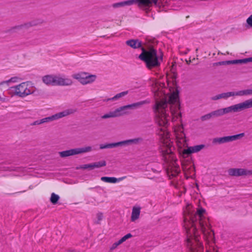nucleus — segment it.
<instances>
[{
    "instance_id": "28",
    "label": "nucleus",
    "mask_w": 252,
    "mask_h": 252,
    "mask_svg": "<svg viewBox=\"0 0 252 252\" xmlns=\"http://www.w3.org/2000/svg\"><path fill=\"white\" fill-rule=\"evenodd\" d=\"M161 153L163 157H165L167 155H168L172 153L171 150L170 148H169L168 146H166L163 149L161 150Z\"/></svg>"
},
{
    "instance_id": "25",
    "label": "nucleus",
    "mask_w": 252,
    "mask_h": 252,
    "mask_svg": "<svg viewBox=\"0 0 252 252\" xmlns=\"http://www.w3.org/2000/svg\"><path fill=\"white\" fill-rule=\"evenodd\" d=\"M128 109H136V108L135 107L134 103L123 106L120 107V110H121V112H125L124 111Z\"/></svg>"
},
{
    "instance_id": "26",
    "label": "nucleus",
    "mask_w": 252,
    "mask_h": 252,
    "mask_svg": "<svg viewBox=\"0 0 252 252\" xmlns=\"http://www.w3.org/2000/svg\"><path fill=\"white\" fill-rule=\"evenodd\" d=\"M60 199L58 195L55 193H52L50 197V201L53 204H56Z\"/></svg>"
},
{
    "instance_id": "43",
    "label": "nucleus",
    "mask_w": 252,
    "mask_h": 252,
    "mask_svg": "<svg viewBox=\"0 0 252 252\" xmlns=\"http://www.w3.org/2000/svg\"><path fill=\"white\" fill-rule=\"evenodd\" d=\"M196 245H197V247L198 248H201V247H202L201 244L199 242L196 243Z\"/></svg>"
},
{
    "instance_id": "10",
    "label": "nucleus",
    "mask_w": 252,
    "mask_h": 252,
    "mask_svg": "<svg viewBox=\"0 0 252 252\" xmlns=\"http://www.w3.org/2000/svg\"><path fill=\"white\" fill-rule=\"evenodd\" d=\"M15 94L20 97H25L31 94L30 90L27 88L26 84L23 83L15 87Z\"/></svg>"
},
{
    "instance_id": "19",
    "label": "nucleus",
    "mask_w": 252,
    "mask_h": 252,
    "mask_svg": "<svg viewBox=\"0 0 252 252\" xmlns=\"http://www.w3.org/2000/svg\"><path fill=\"white\" fill-rule=\"evenodd\" d=\"M231 92L223 93L222 94H219L212 97V99L213 100H217L220 99H227L228 97L231 96Z\"/></svg>"
},
{
    "instance_id": "4",
    "label": "nucleus",
    "mask_w": 252,
    "mask_h": 252,
    "mask_svg": "<svg viewBox=\"0 0 252 252\" xmlns=\"http://www.w3.org/2000/svg\"><path fill=\"white\" fill-rule=\"evenodd\" d=\"M252 107V98L230 106L219 109L210 112L212 118L231 112H238Z\"/></svg>"
},
{
    "instance_id": "12",
    "label": "nucleus",
    "mask_w": 252,
    "mask_h": 252,
    "mask_svg": "<svg viewBox=\"0 0 252 252\" xmlns=\"http://www.w3.org/2000/svg\"><path fill=\"white\" fill-rule=\"evenodd\" d=\"M143 142V139L142 137H137L134 139L120 141V146H125L132 144L138 145L142 143Z\"/></svg>"
},
{
    "instance_id": "14",
    "label": "nucleus",
    "mask_w": 252,
    "mask_h": 252,
    "mask_svg": "<svg viewBox=\"0 0 252 252\" xmlns=\"http://www.w3.org/2000/svg\"><path fill=\"white\" fill-rule=\"evenodd\" d=\"M126 113V112H121V110H120V108H118L113 112H110L109 113L103 115L101 116V118L103 119H105L109 118H114L123 115Z\"/></svg>"
},
{
    "instance_id": "47",
    "label": "nucleus",
    "mask_w": 252,
    "mask_h": 252,
    "mask_svg": "<svg viewBox=\"0 0 252 252\" xmlns=\"http://www.w3.org/2000/svg\"><path fill=\"white\" fill-rule=\"evenodd\" d=\"M96 188L101 189V188H100V187H96Z\"/></svg>"
},
{
    "instance_id": "33",
    "label": "nucleus",
    "mask_w": 252,
    "mask_h": 252,
    "mask_svg": "<svg viewBox=\"0 0 252 252\" xmlns=\"http://www.w3.org/2000/svg\"><path fill=\"white\" fill-rule=\"evenodd\" d=\"M17 79V77H12L10 79L7 81H4L0 83V86L4 84H7L9 82H15Z\"/></svg>"
},
{
    "instance_id": "39",
    "label": "nucleus",
    "mask_w": 252,
    "mask_h": 252,
    "mask_svg": "<svg viewBox=\"0 0 252 252\" xmlns=\"http://www.w3.org/2000/svg\"><path fill=\"white\" fill-rule=\"evenodd\" d=\"M41 124H43L42 119L37 120L34 121L32 124H31V125L32 126L39 125Z\"/></svg>"
},
{
    "instance_id": "36",
    "label": "nucleus",
    "mask_w": 252,
    "mask_h": 252,
    "mask_svg": "<svg viewBox=\"0 0 252 252\" xmlns=\"http://www.w3.org/2000/svg\"><path fill=\"white\" fill-rule=\"evenodd\" d=\"M103 214L102 213H98L97 214V221H96V223L97 224H100V221L102 220L103 219Z\"/></svg>"
},
{
    "instance_id": "23",
    "label": "nucleus",
    "mask_w": 252,
    "mask_h": 252,
    "mask_svg": "<svg viewBox=\"0 0 252 252\" xmlns=\"http://www.w3.org/2000/svg\"><path fill=\"white\" fill-rule=\"evenodd\" d=\"M128 93V91H124V92H121L120 93L117 94L114 97L107 98V99L105 100L104 101H108L110 100H111V101L116 100L121 97L125 96L126 94H127Z\"/></svg>"
},
{
    "instance_id": "45",
    "label": "nucleus",
    "mask_w": 252,
    "mask_h": 252,
    "mask_svg": "<svg viewBox=\"0 0 252 252\" xmlns=\"http://www.w3.org/2000/svg\"><path fill=\"white\" fill-rule=\"evenodd\" d=\"M186 61L187 64H190V63H191V61L190 60L188 61V60H186Z\"/></svg>"
},
{
    "instance_id": "13",
    "label": "nucleus",
    "mask_w": 252,
    "mask_h": 252,
    "mask_svg": "<svg viewBox=\"0 0 252 252\" xmlns=\"http://www.w3.org/2000/svg\"><path fill=\"white\" fill-rule=\"evenodd\" d=\"M37 25V23L35 21H31L29 22L26 23H25L22 25L16 26L15 27H12L10 29L11 32H15L16 30H20L22 29H29L30 27L36 26Z\"/></svg>"
},
{
    "instance_id": "32",
    "label": "nucleus",
    "mask_w": 252,
    "mask_h": 252,
    "mask_svg": "<svg viewBox=\"0 0 252 252\" xmlns=\"http://www.w3.org/2000/svg\"><path fill=\"white\" fill-rule=\"evenodd\" d=\"M212 118L211 113H209L206 115H204L200 117V119L202 121H205Z\"/></svg>"
},
{
    "instance_id": "27",
    "label": "nucleus",
    "mask_w": 252,
    "mask_h": 252,
    "mask_svg": "<svg viewBox=\"0 0 252 252\" xmlns=\"http://www.w3.org/2000/svg\"><path fill=\"white\" fill-rule=\"evenodd\" d=\"M94 169L95 168H99L101 167L105 166L106 165V162L105 160H101L98 162L93 163Z\"/></svg>"
},
{
    "instance_id": "44",
    "label": "nucleus",
    "mask_w": 252,
    "mask_h": 252,
    "mask_svg": "<svg viewBox=\"0 0 252 252\" xmlns=\"http://www.w3.org/2000/svg\"><path fill=\"white\" fill-rule=\"evenodd\" d=\"M189 51H190V50H189V49H188H188H186V50L185 52H184L183 53L184 54L186 55V54H188V53Z\"/></svg>"
},
{
    "instance_id": "21",
    "label": "nucleus",
    "mask_w": 252,
    "mask_h": 252,
    "mask_svg": "<svg viewBox=\"0 0 252 252\" xmlns=\"http://www.w3.org/2000/svg\"><path fill=\"white\" fill-rule=\"evenodd\" d=\"M118 146H120V142H116V143H107L104 144H100L99 145V148L100 149H111L114 148Z\"/></svg>"
},
{
    "instance_id": "37",
    "label": "nucleus",
    "mask_w": 252,
    "mask_h": 252,
    "mask_svg": "<svg viewBox=\"0 0 252 252\" xmlns=\"http://www.w3.org/2000/svg\"><path fill=\"white\" fill-rule=\"evenodd\" d=\"M121 242L119 240L118 241L114 243L110 248V250L112 251L115 249L119 245L121 244Z\"/></svg>"
},
{
    "instance_id": "6",
    "label": "nucleus",
    "mask_w": 252,
    "mask_h": 252,
    "mask_svg": "<svg viewBox=\"0 0 252 252\" xmlns=\"http://www.w3.org/2000/svg\"><path fill=\"white\" fill-rule=\"evenodd\" d=\"M92 150L91 146L83 147L60 152L59 155L62 158H65L71 156L90 152L92 151Z\"/></svg>"
},
{
    "instance_id": "2",
    "label": "nucleus",
    "mask_w": 252,
    "mask_h": 252,
    "mask_svg": "<svg viewBox=\"0 0 252 252\" xmlns=\"http://www.w3.org/2000/svg\"><path fill=\"white\" fill-rule=\"evenodd\" d=\"M126 43L133 49L141 48L142 53L139 55L138 58L146 63V66L149 69L160 66L162 61V56L158 57L157 50L152 47L147 50L142 47V43L139 39L128 40Z\"/></svg>"
},
{
    "instance_id": "11",
    "label": "nucleus",
    "mask_w": 252,
    "mask_h": 252,
    "mask_svg": "<svg viewBox=\"0 0 252 252\" xmlns=\"http://www.w3.org/2000/svg\"><path fill=\"white\" fill-rule=\"evenodd\" d=\"M205 147L204 144L190 146L183 151V154L189 156L192 153H195L199 152Z\"/></svg>"
},
{
    "instance_id": "24",
    "label": "nucleus",
    "mask_w": 252,
    "mask_h": 252,
    "mask_svg": "<svg viewBox=\"0 0 252 252\" xmlns=\"http://www.w3.org/2000/svg\"><path fill=\"white\" fill-rule=\"evenodd\" d=\"M187 243L190 252H198V250L196 245H194L190 239H188Z\"/></svg>"
},
{
    "instance_id": "41",
    "label": "nucleus",
    "mask_w": 252,
    "mask_h": 252,
    "mask_svg": "<svg viewBox=\"0 0 252 252\" xmlns=\"http://www.w3.org/2000/svg\"><path fill=\"white\" fill-rule=\"evenodd\" d=\"M238 64V60L229 61V64Z\"/></svg>"
},
{
    "instance_id": "42",
    "label": "nucleus",
    "mask_w": 252,
    "mask_h": 252,
    "mask_svg": "<svg viewBox=\"0 0 252 252\" xmlns=\"http://www.w3.org/2000/svg\"><path fill=\"white\" fill-rule=\"evenodd\" d=\"M214 65H215V66L220 65V62H219L214 63Z\"/></svg>"
},
{
    "instance_id": "7",
    "label": "nucleus",
    "mask_w": 252,
    "mask_h": 252,
    "mask_svg": "<svg viewBox=\"0 0 252 252\" xmlns=\"http://www.w3.org/2000/svg\"><path fill=\"white\" fill-rule=\"evenodd\" d=\"M245 135L244 133H241L238 134L226 136L222 137L215 138L213 139V144H223L235 141L241 139Z\"/></svg>"
},
{
    "instance_id": "29",
    "label": "nucleus",
    "mask_w": 252,
    "mask_h": 252,
    "mask_svg": "<svg viewBox=\"0 0 252 252\" xmlns=\"http://www.w3.org/2000/svg\"><path fill=\"white\" fill-rule=\"evenodd\" d=\"M150 101L148 100H144L134 103L136 109L141 107L143 105L148 104Z\"/></svg>"
},
{
    "instance_id": "31",
    "label": "nucleus",
    "mask_w": 252,
    "mask_h": 252,
    "mask_svg": "<svg viewBox=\"0 0 252 252\" xmlns=\"http://www.w3.org/2000/svg\"><path fill=\"white\" fill-rule=\"evenodd\" d=\"M77 169H89L90 170H92L94 169L93 164L90 163V164H86L81 165L79 167H77Z\"/></svg>"
},
{
    "instance_id": "18",
    "label": "nucleus",
    "mask_w": 252,
    "mask_h": 252,
    "mask_svg": "<svg viewBox=\"0 0 252 252\" xmlns=\"http://www.w3.org/2000/svg\"><path fill=\"white\" fill-rule=\"evenodd\" d=\"M140 213V207H133L131 216V220L132 221H134L135 220H137L139 218Z\"/></svg>"
},
{
    "instance_id": "46",
    "label": "nucleus",
    "mask_w": 252,
    "mask_h": 252,
    "mask_svg": "<svg viewBox=\"0 0 252 252\" xmlns=\"http://www.w3.org/2000/svg\"><path fill=\"white\" fill-rule=\"evenodd\" d=\"M250 62H252V57H250Z\"/></svg>"
},
{
    "instance_id": "35",
    "label": "nucleus",
    "mask_w": 252,
    "mask_h": 252,
    "mask_svg": "<svg viewBox=\"0 0 252 252\" xmlns=\"http://www.w3.org/2000/svg\"><path fill=\"white\" fill-rule=\"evenodd\" d=\"M250 58L238 60V63H247L250 62Z\"/></svg>"
},
{
    "instance_id": "20",
    "label": "nucleus",
    "mask_w": 252,
    "mask_h": 252,
    "mask_svg": "<svg viewBox=\"0 0 252 252\" xmlns=\"http://www.w3.org/2000/svg\"><path fill=\"white\" fill-rule=\"evenodd\" d=\"M96 78V76L95 75H90L88 73L87 75L85 76V78L83 82H82V84L85 85L87 84L91 83L94 82Z\"/></svg>"
},
{
    "instance_id": "40",
    "label": "nucleus",
    "mask_w": 252,
    "mask_h": 252,
    "mask_svg": "<svg viewBox=\"0 0 252 252\" xmlns=\"http://www.w3.org/2000/svg\"><path fill=\"white\" fill-rule=\"evenodd\" d=\"M229 64V61L220 62V65H226Z\"/></svg>"
},
{
    "instance_id": "8",
    "label": "nucleus",
    "mask_w": 252,
    "mask_h": 252,
    "mask_svg": "<svg viewBox=\"0 0 252 252\" xmlns=\"http://www.w3.org/2000/svg\"><path fill=\"white\" fill-rule=\"evenodd\" d=\"M76 111L71 109H67L62 112L56 113L51 116L42 119L43 123H48L54 120H58L63 117L67 116L70 114H73Z\"/></svg>"
},
{
    "instance_id": "5",
    "label": "nucleus",
    "mask_w": 252,
    "mask_h": 252,
    "mask_svg": "<svg viewBox=\"0 0 252 252\" xmlns=\"http://www.w3.org/2000/svg\"><path fill=\"white\" fill-rule=\"evenodd\" d=\"M42 81L47 85L52 86H69L72 84L71 79L64 78L59 76L47 75L42 77Z\"/></svg>"
},
{
    "instance_id": "9",
    "label": "nucleus",
    "mask_w": 252,
    "mask_h": 252,
    "mask_svg": "<svg viewBox=\"0 0 252 252\" xmlns=\"http://www.w3.org/2000/svg\"><path fill=\"white\" fill-rule=\"evenodd\" d=\"M228 174L231 176L239 177L252 175V171L244 168H230L228 170Z\"/></svg>"
},
{
    "instance_id": "34",
    "label": "nucleus",
    "mask_w": 252,
    "mask_h": 252,
    "mask_svg": "<svg viewBox=\"0 0 252 252\" xmlns=\"http://www.w3.org/2000/svg\"><path fill=\"white\" fill-rule=\"evenodd\" d=\"M132 237V235L130 233H128L123 237L121 239H120V241L121 243H123L124 242L126 241L127 239L130 238Z\"/></svg>"
},
{
    "instance_id": "16",
    "label": "nucleus",
    "mask_w": 252,
    "mask_h": 252,
    "mask_svg": "<svg viewBox=\"0 0 252 252\" xmlns=\"http://www.w3.org/2000/svg\"><path fill=\"white\" fill-rule=\"evenodd\" d=\"M126 178V176H124L119 178H116L112 177H102L101 178V180L106 183H116V182L122 181Z\"/></svg>"
},
{
    "instance_id": "22",
    "label": "nucleus",
    "mask_w": 252,
    "mask_h": 252,
    "mask_svg": "<svg viewBox=\"0 0 252 252\" xmlns=\"http://www.w3.org/2000/svg\"><path fill=\"white\" fill-rule=\"evenodd\" d=\"M87 72H81L72 75V77L76 80H78L81 84L82 82L84 81L85 78V76L87 75Z\"/></svg>"
},
{
    "instance_id": "38",
    "label": "nucleus",
    "mask_w": 252,
    "mask_h": 252,
    "mask_svg": "<svg viewBox=\"0 0 252 252\" xmlns=\"http://www.w3.org/2000/svg\"><path fill=\"white\" fill-rule=\"evenodd\" d=\"M247 24L252 27V14L247 19Z\"/></svg>"
},
{
    "instance_id": "30",
    "label": "nucleus",
    "mask_w": 252,
    "mask_h": 252,
    "mask_svg": "<svg viewBox=\"0 0 252 252\" xmlns=\"http://www.w3.org/2000/svg\"><path fill=\"white\" fill-rule=\"evenodd\" d=\"M166 132L164 127L160 128L157 131V134L160 136L161 138H164V137L166 136Z\"/></svg>"
},
{
    "instance_id": "1",
    "label": "nucleus",
    "mask_w": 252,
    "mask_h": 252,
    "mask_svg": "<svg viewBox=\"0 0 252 252\" xmlns=\"http://www.w3.org/2000/svg\"><path fill=\"white\" fill-rule=\"evenodd\" d=\"M155 104L153 106L156 123L159 126L166 127L170 120L181 121L182 114L179 96L174 93L170 96L162 95L161 93H155Z\"/></svg>"
},
{
    "instance_id": "3",
    "label": "nucleus",
    "mask_w": 252,
    "mask_h": 252,
    "mask_svg": "<svg viewBox=\"0 0 252 252\" xmlns=\"http://www.w3.org/2000/svg\"><path fill=\"white\" fill-rule=\"evenodd\" d=\"M134 4H137L139 8L142 9L147 14L151 11V7L153 4L156 6H160V5L158 0H128L114 3L112 5V6L114 8H117Z\"/></svg>"
},
{
    "instance_id": "48",
    "label": "nucleus",
    "mask_w": 252,
    "mask_h": 252,
    "mask_svg": "<svg viewBox=\"0 0 252 252\" xmlns=\"http://www.w3.org/2000/svg\"><path fill=\"white\" fill-rule=\"evenodd\" d=\"M205 225L207 226V223H206H206H205Z\"/></svg>"
},
{
    "instance_id": "17",
    "label": "nucleus",
    "mask_w": 252,
    "mask_h": 252,
    "mask_svg": "<svg viewBox=\"0 0 252 252\" xmlns=\"http://www.w3.org/2000/svg\"><path fill=\"white\" fill-rule=\"evenodd\" d=\"M231 92V94H232L231 96L252 95V89L239 91L236 92Z\"/></svg>"
},
{
    "instance_id": "15",
    "label": "nucleus",
    "mask_w": 252,
    "mask_h": 252,
    "mask_svg": "<svg viewBox=\"0 0 252 252\" xmlns=\"http://www.w3.org/2000/svg\"><path fill=\"white\" fill-rule=\"evenodd\" d=\"M205 212V210L202 208L198 209L197 211L196 217H198L199 223L203 231L206 229L205 225L204 222L202 221V217H203V214Z\"/></svg>"
}]
</instances>
